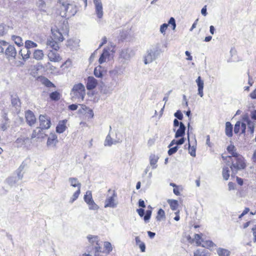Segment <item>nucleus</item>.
<instances>
[{
  "instance_id": "f257e3e1",
  "label": "nucleus",
  "mask_w": 256,
  "mask_h": 256,
  "mask_svg": "<svg viewBox=\"0 0 256 256\" xmlns=\"http://www.w3.org/2000/svg\"><path fill=\"white\" fill-rule=\"evenodd\" d=\"M46 44L50 48L47 54L49 60L54 62H60L62 58L58 52L60 48L58 44L52 39H48Z\"/></svg>"
},
{
  "instance_id": "f03ea898",
  "label": "nucleus",
  "mask_w": 256,
  "mask_h": 256,
  "mask_svg": "<svg viewBox=\"0 0 256 256\" xmlns=\"http://www.w3.org/2000/svg\"><path fill=\"white\" fill-rule=\"evenodd\" d=\"M58 10L60 15L62 17L68 18L76 14L78 12V8L73 3L60 2Z\"/></svg>"
},
{
  "instance_id": "7ed1b4c3",
  "label": "nucleus",
  "mask_w": 256,
  "mask_h": 256,
  "mask_svg": "<svg viewBox=\"0 0 256 256\" xmlns=\"http://www.w3.org/2000/svg\"><path fill=\"white\" fill-rule=\"evenodd\" d=\"M51 31L52 36L49 39H52L58 44L64 40V35L68 34V28L67 24H63L62 26H55L52 28Z\"/></svg>"
},
{
  "instance_id": "20e7f679",
  "label": "nucleus",
  "mask_w": 256,
  "mask_h": 256,
  "mask_svg": "<svg viewBox=\"0 0 256 256\" xmlns=\"http://www.w3.org/2000/svg\"><path fill=\"white\" fill-rule=\"evenodd\" d=\"M230 162H231L230 168L233 174L234 175L238 171L244 170L246 167V160L244 158L241 154L228 160Z\"/></svg>"
},
{
  "instance_id": "39448f33",
  "label": "nucleus",
  "mask_w": 256,
  "mask_h": 256,
  "mask_svg": "<svg viewBox=\"0 0 256 256\" xmlns=\"http://www.w3.org/2000/svg\"><path fill=\"white\" fill-rule=\"evenodd\" d=\"M203 234L200 233V234H195L194 236V238H192L190 236H187V240L190 243H193L195 241L196 245L197 246H202L207 248H210L214 247V244L211 240H205L204 241L202 237Z\"/></svg>"
},
{
  "instance_id": "423d86ee",
  "label": "nucleus",
  "mask_w": 256,
  "mask_h": 256,
  "mask_svg": "<svg viewBox=\"0 0 256 256\" xmlns=\"http://www.w3.org/2000/svg\"><path fill=\"white\" fill-rule=\"evenodd\" d=\"M185 130H186L185 126L184 125V124L182 122H180V127L176 132L175 138H181L178 140H173L171 142L170 144V146H172L174 144H176L177 145H180V144H183L185 140H184V136L185 134Z\"/></svg>"
},
{
  "instance_id": "0eeeda50",
  "label": "nucleus",
  "mask_w": 256,
  "mask_h": 256,
  "mask_svg": "<svg viewBox=\"0 0 256 256\" xmlns=\"http://www.w3.org/2000/svg\"><path fill=\"white\" fill-rule=\"evenodd\" d=\"M74 96L83 100L86 94V90L84 86L80 83L75 84L72 90Z\"/></svg>"
},
{
  "instance_id": "6e6552de",
  "label": "nucleus",
  "mask_w": 256,
  "mask_h": 256,
  "mask_svg": "<svg viewBox=\"0 0 256 256\" xmlns=\"http://www.w3.org/2000/svg\"><path fill=\"white\" fill-rule=\"evenodd\" d=\"M69 182L70 184V186L73 187H77L78 189L76 191L74 194L72 196L70 200V202L72 203L75 201L79 196L80 194V187L81 184L78 182V179L75 178H69Z\"/></svg>"
},
{
  "instance_id": "1a4fd4ad",
  "label": "nucleus",
  "mask_w": 256,
  "mask_h": 256,
  "mask_svg": "<svg viewBox=\"0 0 256 256\" xmlns=\"http://www.w3.org/2000/svg\"><path fill=\"white\" fill-rule=\"evenodd\" d=\"M228 152L231 154V156H224L223 154L222 155V160L224 161V162L227 164H229L230 162L228 160L232 159V158L234 157L237 156L240 154L237 152L236 148L233 144H230L226 148Z\"/></svg>"
},
{
  "instance_id": "9d476101",
  "label": "nucleus",
  "mask_w": 256,
  "mask_h": 256,
  "mask_svg": "<svg viewBox=\"0 0 256 256\" xmlns=\"http://www.w3.org/2000/svg\"><path fill=\"white\" fill-rule=\"evenodd\" d=\"M40 126L41 128L43 130H48L51 126L50 118L46 114H40L39 116Z\"/></svg>"
},
{
  "instance_id": "9b49d317",
  "label": "nucleus",
  "mask_w": 256,
  "mask_h": 256,
  "mask_svg": "<svg viewBox=\"0 0 256 256\" xmlns=\"http://www.w3.org/2000/svg\"><path fill=\"white\" fill-rule=\"evenodd\" d=\"M79 112L83 114L85 120H91L94 116V113L92 110L86 106V105L82 104Z\"/></svg>"
},
{
  "instance_id": "f8f14e48",
  "label": "nucleus",
  "mask_w": 256,
  "mask_h": 256,
  "mask_svg": "<svg viewBox=\"0 0 256 256\" xmlns=\"http://www.w3.org/2000/svg\"><path fill=\"white\" fill-rule=\"evenodd\" d=\"M46 134L44 131V130L40 127L36 128L34 130L31 135L32 138L43 139L46 136Z\"/></svg>"
},
{
  "instance_id": "ddd939ff",
  "label": "nucleus",
  "mask_w": 256,
  "mask_h": 256,
  "mask_svg": "<svg viewBox=\"0 0 256 256\" xmlns=\"http://www.w3.org/2000/svg\"><path fill=\"white\" fill-rule=\"evenodd\" d=\"M25 118L27 124L30 126H33L36 122V118L34 112L30 110L25 112Z\"/></svg>"
},
{
  "instance_id": "4468645a",
  "label": "nucleus",
  "mask_w": 256,
  "mask_h": 256,
  "mask_svg": "<svg viewBox=\"0 0 256 256\" xmlns=\"http://www.w3.org/2000/svg\"><path fill=\"white\" fill-rule=\"evenodd\" d=\"M117 194L114 190L113 191L111 196L107 198L105 200L104 208H114L116 206V203L115 202V198Z\"/></svg>"
},
{
  "instance_id": "2eb2a0df",
  "label": "nucleus",
  "mask_w": 256,
  "mask_h": 256,
  "mask_svg": "<svg viewBox=\"0 0 256 256\" xmlns=\"http://www.w3.org/2000/svg\"><path fill=\"white\" fill-rule=\"evenodd\" d=\"M87 238L89 243L92 247V250L98 246H101L99 238L97 236L88 235Z\"/></svg>"
},
{
  "instance_id": "dca6fc26",
  "label": "nucleus",
  "mask_w": 256,
  "mask_h": 256,
  "mask_svg": "<svg viewBox=\"0 0 256 256\" xmlns=\"http://www.w3.org/2000/svg\"><path fill=\"white\" fill-rule=\"evenodd\" d=\"M169 24L172 25V30H174L176 28V24L175 20L174 18L172 17L170 18L168 24H164L162 25H161L160 27V32L164 35L166 34V30L167 29L168 26Z\"/></svg>"
},
{
  "instance_id": "f3484780",
  "label": "nucleus",
  "mask_w": 256,
  "mask_h": 256,
  "mask_svg": "<svg viewBox=\"0 0 256 256\" xmlns=\"http://www.w3.org/2000/svg\"><path fill=\"white\" fill-rule=\"evenodd\" d=\"M95 5L96 12L98 17L100 18L103 16L102 5L100 0H93Z\"/></svg>"
},
{
  "instance_id": "a211bd4d",
  "label": "nucleus",
  "mask_w": 256,
  "mask_h": 256,
  "mask_svg": "<svg viewBox=\"0 0 256 256\" xmlns=\"http://www.w3.org/2000/svg\"><path fill=\"white\" fill-rule=\"evenodd\" d=\"M68 120L66 119L60 120L56 126V132L58 134L64 132L67 128L66 124Z\"/></svg>"
},
{
  "instance_id": "6ab92c4d",
  "label": "nucleus",
  "mask_w": 256,
  "mask_h": 256,
  "mask_svg": "<svg viewBox=\"0 0 256 256\" xmlns=\"http://www.w3.org/2000/svg\"><path fill=\"white\" fill-rule=\"evenodd\" d=\"M58 142V136L54 133H52L48 138L47 140V146H55Z\"/></svg>"
},
{
  "instance_id": "aec40b11",
  "label": "nucleus",
  "mask_w": 256,
  "mask_h": 256,
  "mask_svg": "<svg viewBox=\"0 0 256 256\" xmlns=\"http://www.w3.org/2000/svg\"><path fill=\"white\" fill-rule=\"evenodd\" d=\"M98 84L97 80L92 76H88L86 86L88 90H92Z\"/></svg>"
},
{
  "instance_id": "412c9836",
  "label": "nucleus",
  "mask_w": 256,
  "mask_h": 256,
  "mask_svg": "<svg viewBox=\"0 0 256 256\" xmlns=\"http://www.w3.org/2000/svg\"><path fill=\"white\" fill-rule=\"evenodd\" d=\"M5 54L8 58H15L16 52L14 46L9 45L5 50Z\"/></svg>"
},
{
  "instance_id": "4be33fe9",
  "label": "nucleus",
  "mask_w": 256,
  "mask_h": 256,
  "mask_svg": "<svg viewBox=\"0 0 256 256\" xmlns=\"http://www.w3.org/2000/svg\"><path fill=\"white\" fill-rule=\"evenodd\" d=\"M196 82L198 86V94L200 96V97H202L204 95L203 89L204 83L200 76H198V78L196 80Z\"/></svg>"
},
{
  "instance_id": "5701e85b",
  "label": "nucleus",
  "mask_w": 256,
  "mask_h": 256,
  "mask_svg": "<svg viewBox=\"0 0 256 256\" xmlns=\"http://www.w3.org/2000/svg\"><path fill=\"white\" fill-rule=\"evenodd\" d=\"M105 72L104 68L100 66L95 68L94 70V74L97 78H102Z\"/></svg>"
},
{
  "instance_id": "b1692460",
  "label": "nucleus",
  "mask_w": 256,
  "mask_h": 256,
  "mask_svg": "<svg viewBox=\"0 0 256 256\" xmlns=\"http://www.w3.org/2000/svg\"><path fill=\"white\" fill-rule=\"evenodd\" d=\"M232 130L233 127L231 123L229 122H226V123L225 132L228 137L230 138L232 136Z\"/></svg>"
},
{
  "instance_id": "393cba45",
  "label": "nucleus",
  "mask_w": 256,
  "mask_h": 256,
  "mask_svg": "<svg viewBox=\"0 0 256 256\" xmlns=\"http://www.w3.org/2000/svg\"><path fill=\"white\" fill-rule=\"evenodd\" d=\"M109 52L106 50H104L103 52L100 55V58L98 60L99 63L102 64L105 62L106 59L109 57Z\"/></svg>"
},
{
  "instance_id": "a878e982",
  "label": "nucleus",
  "mask_w": 256,
  "mask_h": 256,
  "mask_svg": "<svg viewBox=\"0 0 256 256\" xmlns=\"http://www.w3.org/2000/svg\"><path fill=\"white\" fill-rule=\"evenodd\" d=\"M46 67L52 74H57L59 73L58 68L52 66L50 62L46 64Z\"/></svg>"
},
{
  "instance_id": "bb28decb",
  "label": "nucleus",
  "mask_w": 256,
  "mask_h": 256,
  "mask_svg": "<svg viewBox=\"0 0 256 256\" xmlns=\"http://www.w3.org/2000/svg\"><path fill=\"white\" fill-rule=\"evenodd\" d=\"M194 256H210V254L206 250L198 249L194 252Z\"/></svg>"
},
{
  "instance_id": "cd10ccee",
  "label": "nucleus",
  "mask_w": 256,
  "mask_h": 256,
  "mask_svg": "<svg viewBox=\"0 0 256 256\" xmlns=\"http://www.w3.org/2000/svg\"><path fill=\"white\" fill-rule=\"evenodd\" d=\"M243 119L247 123L248 128L250 130V133L252 134L254 132V124L252 122L247 116Z\"/></svg>"
},
{
  "instance_id": "c85d7f7f",
  "label": "nucleus",
  "mask_w": 256,
  "mask_h": 256,
  "mask_svg": "<svg viewBox=\"0 0 256 256\" xmlns=\"http://www.w3.org/2000/svg\"><path fill=\"white\" fill-rule=\"evenodd\" d=\"M44 54L41 50H36L34 52V58L37 60H41L43 58Z\"/></svg>"
},
{
  "instance_id": "c756f323",
  "label": "nucleus",
  "mask_w": 256,
  "mask_h": 256,
  "mask_svg": "<svg viewBox=\"0 0 256 256\" xmlns=\"http://www.w3.org/2000/svg\"><path fill=\"white\" fill-rule=\"evenodd\" d=\"M39 78L40 79L42 84L48 88L55 87L54 84L48 78L42 76L39 77Z\"/></svg>"
},
{
  "instance_id": "7c9ffc66",
  "label": "nucleus",
  "mask_w": 256,
  "mask_h": 256,
  "mask_svg": "<svg viewBox=\"0 0 256 256\" xmlns=\"http://www.w3.org/2000/svg\"><path fill=\"white\" fill-rule=\"evenodd\" d=\"M20 54L22 56V58L24 60H26L28 59L30 55L31 54V52L30 50H28L26 49H21L19 52Z\"/></svg>"
},
{
  "instance_id": "2f4dec72",
  "label": "nucleus",
  "mask_w": 256,
  "mask_h": 256,
  "mask_svg": "<svg viewBox=\"0 0 256 256\" xmlns=\"http://www.w3.org/2000/svg\"><path fill=\"white\" fill-rule=\"evenodd\" d=\"M12 39L18 46H23L24 43L21 37L13 35L12 36Z\"/></svg>"
},
{
  "instance_id": "473e14b6",
  "label": "nucleus",
  "mask_w": 256,
  "mask_h": 256,
  "mask_svg": "<svg viewBox=\"0 0 256 256\" xmlns=\"http://www.w3.org/2000/svg\"><path fill=\"white\" fill-rule=\"evenodd\" d=\"M159 158L158 156L152 154L150 156V164L153 168L156 167V164L158 161Z\"/></svg>"
},
{
  "instance_id": "72a5a7b5",
  "label": "nucleus",
  "mask_w": 256,
  "mask_h": 256,
  "mask_svg": "<svg viewBox=\"0 0 256 256\" xmlns=\"http://www.w3.org/2000/svg\"><path fill=\"white\" fill-rule=\"evenodd\" d=\"M61 94L58 91H54L50 94V98L51 100L58 101L60 98Z\"/></svg>"
},
{
  "instance_id": "f704fd0d",
  "label": "nucleus",
  "mask_w": 256,
  "mask_h": 256,
  "mask_svg": "<svg viewBox=\"0 0 256 256\" xmlns=\"http://www.w3.org/2000/svg\"><path fill=\"white\" fill-rule=\"evenodd\" d=\"M37 46H38V44L36 42H34L32 40H27L25 42V44H24L25 48L28 50H29L30 48H36V47H37Z\"/></svg>"
},
{
  "instance_id": "c9c22d12",
  "label": "nucleus",
  "mask_w": 256,
  "mask_h": 256,
  "mask_svg": "<svg viewBox=\"0 0 256 256\" xmlns=\"http://www.w3.org/2000/svg\"><path fill=\"white\" fill-rule=\"evenodd\" d=\"M168 202L172 210H176L178 206V200H168Z\"/></svg>"
},
{
  "instance_id": "e433bc0d",
  "label": "nucleus",
  "mask_w": 256,
  "mask_h": 256,
  "mask_svg": "<svg viewBox=\"0 0 256 256\" xmlns=\"http://www.w3.org/2000/svg\"><path fill=\"white\" fill-rule=\"evenodd\" d=\"M166 216H165V212L162 209L160 208L157 213V215L156 216V220L158 221H161L162 220L165 219Z\"/></svg>"
},
{
  "instance_id": "4c0bfd02",
  "label": "nucleus",
  "mask_w": 256,
  "mask_h": 256,
  "mask_svg": "<svg viewBox=\"0 0 256 256\" xmlns=\"http://www.w3.org/2000/svg\"><path fill=\"white\" fill-rule=\"evenodd\" d=\"M84 198L86 204H88L90 202L93 200L92 192L90 190L87 191L84 196Z\"/></svg>"
},
{
  "instance_id": "58836bf2",
  "label": "nucleus",
  "mask_w": 256,
  "mask_h": 256,
  "mask_svg": "<svg viewBox=\"0 0 256 256\" xmlns=\"http://www.w3.org/2000/svg\"><path fill=\"white\" fill-rule=\"evenodd\" d=\"M135 240H136V244L139 246V247L140 249L141 252H144L145 250H146L145 244L143 242H141V240H140V238L138 236H136Z\"/></svg>"
},
{
  "instance_id": "ea45409f",
  "label": "nucleus",
  "mask_w": 256,
  "mask_h": 256,
  "mask_svg": "<svg viewBox=\"0 0 256 256\" xmlns=\"http://www.w3.org/2000/svg\"><path fill=\"white\" fill-rule=\"evenodd\" d=\"M217 253L219 256H229L230 252L224 248H220L217 250Z\"/></svg>"
},
{
  "instance_id": "a19ab883",
  "label": "nucleus",
  "mask_w": 256,
  "mask_h": 256,
  "mask_svg": "<svg viewBox=\"0 0 256 256\" xmlns=\"http://www.w3.org/2000/svg\"><path fill=\"white\" fill-rule=\"evenodd\" d=\"M222 175L224 180H228L230 178V170L228 167L224 166L223 168Z\"/></svg>"
},
{
  "instance_id": "79ce46f5",
  "label": "nucleus",
  "mask_w": 256,
  "mask_h": 256,
  "mask_svg": "<svg viewBox=\"0 0 256 256\" xmlns=\"http://www.w3.org/2000/svg\"><path fill=\"white\" fill-rule=\"evenodd\" d=\"M105 250L107 254H109L112 250V246L110 242H105L104 244Z\"/></svg>"
},
{
  "instance_id": "37998d69",
  "label": "nucleus",
  "mask_w": 256,
  "mask_h": 256,
  "mask_svg": "<svg viewBox=\"0 0 256 256\" xmlns=\"http://www.w3.org/2000/svg\"><path fill=\"white\" fill-rule=\"evenodd\" d=\"M148 208H150V209L146 211V215L144 216V220L146 222H148L150 218L152 213V208L150 206H149Z\"/></svg>"
},
{
  "instance_id": "c03bdc74",
  "label": "nucleus",
  "mask_w": 256,
  "mask_h": 256,
  "mask_svg": "<svg viewBox=\"0 0 256 256\" xmlns=\"http://www.w3.org/2000/svg\"><path fill=\"white\" fill-rule=\"evenodd\" d=\"M87 204L90 210H97L99 208V206L94 202V200Z\"/></svg>"
},
{
  "instance_id": "a18cd8bd",
  "label": "nucleus",
  "mask_w": 256,
  "mask_h": 256,
  "mask_svg": "<svg viewBox=\"0 0 256 256\" xmlns=\"http://www.w3.org/2000/svg\"><path fill=\"white\" fill-rule=\"evenodd\" d=\"M154 58V55L151 53L148 54L145 57L144 63L147 64L152 62Z\"/></svg>"
},
{
  "instance_id": "49530a36",
  "label": "nucleus",
  "mask_w": 256,
  "mask_h": 256,
  "mask_svg": "<svg viewBox=\"0 0 256 256\" xmlns=\"http://www.w3.org/2000/svg\"><path fill=\"white\" fill-rule=\"evenodd\" d=\"M12 104L14 106H20V102L18 98H13L12 99Z\"/></svg>"
},
{
  "instance_id": "de8ad7c7",
  "label": "nucleus",
  "mask_w": 256,
  "mask_h": 256,
  "mask_svg": "<svg viewBox=\"0 0 256 256\" xmlns=\"http://www.w3.org/2000/svg\"><path fill=\"white\" fill-rule=\"evenodd\" d=\"M196 148L194 146H191L190 143L188 144V152L192 156H195L196 154Z\"/></svg>"
},
{
  "instance_id": "09e8293b",
  "label": "nucleus",
  "mask_w": 256,
  "mask_h": 256,
  "mask_svg": "<svg viewBox=\"0 0 256 256\" xmlns=\"http://www.w3.org/2000/svg\"><path fill=\"white\" fill-rule=\"evenodd\" d=\"M240 124L241 122L240 121H238L236 123L234 127V132L236 134H238L240 132V130L241 129Z\"/></svg>"
},
{
  "instance_id": "8fccbe9b",
  "label": "nucleus",
  "mask_w": 256,
  "mask_h": 256,
  "mask_svg": "<svg viewBox=\"0 0 256 256\" xmlns=\"http://www.w3.org/2000/svg\"><path fill=\"white\" fill-rule=\"evenodd\" d=\"M72 64V62L70 60H68L64 62L60 66V68L64 69L69 68Z\"/></svg>"
},
{
  "instance_id": "3c124183",
  "label": "nucleus",
  "mask_w": 256,
  "mask_h": 256,
  "mask_svg": "<svg viewBox=\"0 0 256 256\" xmlns=\"http://www.w3.org/2000/svg\"><path fill=\"white\" fill-rule=\"evenodd\" d=\"M8 43L4 40H0V53H3L4 50V46H6Z\"/></svg>"
},
{
  "instance_id": "603ef678",
  "label": "nucleus",
  "mask_w": 256,
  "mask_h": 256,
  "mask_svg": "<svg viewBox=\"0 0 256 256\" xmlns=\"http://www.w3.org/2000/svg\"><path fill=\"white\" fill-rule=\"evenodd\" d=\"M178 150V148L177 146H174L172 148H170L168 150V154L169 155H172L174 153H176Z\"/></svg>"
},
{
  "instance_id": "864d4df0",
  "label": "nucleus",
  "mask_w": 256,
  "mask_h": 256,
  "mask_svg": "<svg viewBox=\"0 0 256 256\" xmlns=\"http://www.w3.org/2000/svg\"><path fill=\"white\" fill-rule=\"evenodd\" d=\"M174 116L180 120H182L183 118V115L180 110H178L174 114Z\"/></svg>"
},
{
  "instance_id": "5fc2aeb1",
  "label": "nucleus",
  "mask_w": 256,
  "mask_h": 256,
  "mask_svg": "<svg viewBox=\"0 0 256 256\" xmlns=\"http://www.w3.org/2000/svg\"><path fill=\"white\" fill-rule=\"evenodd\" d=\"M240 128H241V134H244L246 133V124L244 123H241L240 124Z\"/></svg>"
},
{
  "instance_id": "6e6d98bb",
  "label": "nucleus",
  "mask_w": 256,
  "mask_h": 256,
  "mask_svg": "<svg viewBox=\"0 0 256 256\" xmlns=\"http://www.w3.org/2000/svg\"><path fill=\"white\" fill-rule=\"evenodd\" d=\"M136 212L140 217H142L144 216V210L143 208L137 209Z\"/></svg>"
},
{
  "instance_id": "4d7b16f0",
  "label": "nucleus",
  "mask_w": 256,
  "mask_h": 256,
  "mask_svg": "<svg viewBox=\"0 0 256 256\" xmlns=\"http://www.w3.org/2000/svg\"><path fill=\"white\" fill-rule=\"evenodd\" d=\"M68 109L71 110H75L78 108V105L76 104H72L68 106Z\"/></svg>"
},
{
  "instance_id": "13d9d810",
  "label": "nucleus",
  "mask_w": 256,
  "mask_h": 256,
  "mask_svg": "<svg viewBox=\"0 0 256 256\" xmlns=\"http://www.w3.org/2000/svg\"><path fill=\"white\" fill-rule=\"evenodd\" d=\"M228 190H230L235 188V184L232 182H229L228 184Z\"/></svg>"
},
{
  "instance_id": "bf43d9fd",
  "label": "nucleus",
  "mask_w": 256,
  "mask_h": 256,
  "mask_svg": "<svg viewBox=\"0 0 256 256\" xmlns=\"http://www.w3.org/2000/svg\"><path fill=\"white\" fill-rule=\"evenodd\" d=\"M106 42H107V38H106V36H104L102 38V42L101 44H100L98 48H101L103 45L106 44Z\"/></svg>"
},
{
  "instance_id": "052dcab7",
  "label": "nucleus",
  "mask_w": 256,
  "mask_h": 256,
  "mask_svg": "<svg viewBox=\"0 0 256 256\" xmlns=\"http://www.w3.org/2000/svg\"><path fill=\"white\" fill-rule=\"evenodd\" d=\"M252 232L254 235V242H256V224L252 228Z\"/></svg>"
},
{
  "instance_id": "680f3d73",
  "label": "nucleus",
  "mask_w": 256,
  "mask_h": 256,
  "mask_svg": "<svg viewBox=\"0 0 256 256\" xmlns=\"http://www.w3.org/2000/svg\"><path fill=\"white\" fill-rule=\"evenodd\" d=\"M250 211V209L248 208H244L242 214L240 216L239 218H241L242 216L245 215L246 214H248V212Z\"/></svg>"
},
{
  "instance_id": "e2e57ef3",
  "label": "nucleus",
  "mask_w": 256,
  "mask_h": 256,
  "mask_svg": "<svg viewBox=\"0 0 256 256\" xmlns=\"http://www.w3.org/2000/svg\"><path fill=\"white\" fill-rule=\"evenodd\" d=\"M236 182L239 185L242 186L244 182L242 178L236 176Z\"/></svg>"
},
{
  "instance_id": "0e129e2a",
  "label": "nucleus",
  "mask_w": 256,
  "mask_h": 256,
  "mask_svg": "<svg viewBox=\"0 0 256 256\" xmlns=\"http://www.w3.org/2000/svg\"><path fill=\"white\" fill-rule=\"evenodd\" d=\"M138 206H139L143 208H145L146 205L144 204V202L142 200L140 199L138 201Z\"/></svg>"
},
{
  "instance_id": "69168bd1",
  "label": "nucleus",
  "mask_w": 256,
  "mask_h": 256,
  "mask_svg": "<svg viewBox=\"0 0 256 256\" xmlns=\"http://www.w3.org/2000/svg\"><path fill=\"white\" fill-rule=\"evenodd\" d=\"M201 12H202V14L204 16H206L207 14V12H206V6H204L202 10H201Z\"/></svg>"
},
{
  "instance_id": "338daca9",
  "label": "nucleus",
  "mask_w": 256,
  "mask_h": 256,
  "mask_svg": "<svg viewBox=\"0 0 256 256\" xmlns=\"http://www.w3.org/2000/svg\"><path fill=\"white\" fill-rule=\"evenodd\" d=\"M250 96L252 99H256V88L250 94Z\"/></svg>"
},
{
  "instance_id": "774afa93",
  "label": "nucleus",
  "mask_w": 256,
  "mask_h": 256,
  "mask_svg": "<svg viewBox=\"0 0 256 256\" xmlns=\"http://www.w3.org/2000/svg\"><path fill=\"white\" fill-rule=\"evenodd\" d=\"M26 139L24 138H18L16 140V142L18 144L24 143Z\"/></svg>"
}]
</instances>
